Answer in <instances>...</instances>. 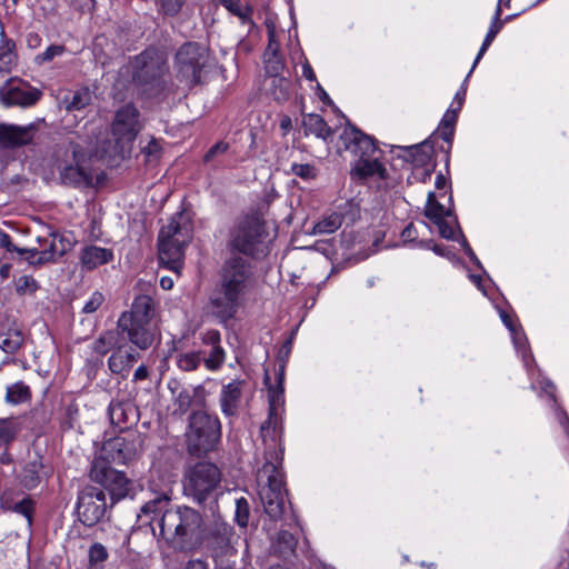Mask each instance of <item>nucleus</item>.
Returning <instances> with one entry per match:
<instances>
[{"instance_id": "4d7b16f0", "label": "nucleus", "mask_w": 569, "mask_h": 569, "mask_svg": "<svg viewBox=\"0 0 569 569\" xmlns=\"http://www.w3.org/2000/svg\"><path fill=\"white\" fill-rule=\"evenodd\" d=\"M184 0H159L161 9L166 14H177L183 6Z\"/></svg>"}, {"instance_id": "f704fd0d", "label": "nucleus", "mask_w": 569, "mask_h": 569, "mask_svg": "<svg viewBox=\"0 0 569 569\" xmlns=\"http://www.w3.org/2000/svg\"><path fill=\"white\" fill-rule=\"evenodd\" d=\"M31 399V390L23 381H18L7 387L4 400L10 405H19Z\"/></svg>"}, {"instance_id": "680f3d73", "label": "nucleus", "mask_w": 569, "mask_h": 569, "mask_svg": "<svg viewBox=\"0 0 569 569\" xmlns=\"http://www.w3.org/2000/svg\"><path fill=\"white\" fill-rule=\"evenodd\" d=\"M282 402V393L276 391L274 389H269V411L272 408V403L274 407V412H277V406Z\"/></svg>"}, {"instance_id": "4c0bfd02", "label": "nucleus", "mask_w": 569, "mask_h": 569, "mask_svg": "<svg viewBox=\"0 0 569 569\" xmlns=\"http://www.w3.org/2000/svg\"><path fill=\"white\" fill-rule=\"evenodd\" d=\"M201 353L204 356V366L209 370L219 369L222 366L226 358L224 350L220 345L212 346L210 347V350H203Z\"/></svg>"}, {"instance_id": "b1692460", "label": "nucleus", "mask_w": 569, "mask_h": 569, "mask_svg": "<svg viewBox=\"0 0 569 569\" xmlns=\"http://www.w3.org/2000/svg\"><path fill=\"white\" fill-rule=\"evenodd\" d=\"M23 342L20 326L9 318L0 321V349L7 353H14Z\"/></svg>"}, {"instance_id": "4468645a", "label": "nucleus", "mask_w": 569, "mask_h": 569, "mask_svg": "<svg viewBox=\"0 0 569 569\" xmlns=\"http://www.w3.org/2000/svg\"><path fill=\"white\" fill-rule=\"evenodd\" d=\"M106 509V493L102 489L88 486L80 491L77 512L84 526L92 527L98 523L103 518Z\"/></svg>"}, {"instance_id": "a211bd4d", "label": "nucleus", "mask_w": 569, "mask_h": 569, "mask_svg": "<svg viewBox=\"0 0 569 569\" xmlns=\"http://www.w3.org/2000/svg\"><path fill=\"white\" fill-rule=\"evenodd\" d=\"M234 536L233 528L230 525L216 521L209 533L204 532L203 545L212 557H223L233 550L232 539Z\"/></svg>"}, {"instance_id": "412c9836", "label": "nucleus", "mask_w": 569, "mask_h": 569, "mask_svg": "<svg viewBox=\"0 0 569 569\" xmlns=\"http://www.w3.org/2000/svg\"><path fill=\"white\" fill-rule=\"evenodd\" d=\"M108 415L111 423L120 430L128 429L138 421V409L129 398L112 399Z\"/></svg>"}, {"instance_id": "2eb2a0df", "label": "nucleus", "mask_w": 569, "mask_h": 569, "mask_svg": "<svg viewBox=\"0 0 569 569\" xmlns=\"http://www.w3.org/2000/svg\"><path fill=\"white\" fill-rule=\"evenodd\" d=\"M41 94L40 90L18 78H11L0 87V101L6 107H31L37 103Z\"/></svg>"}, {"instance_id": "603ef678", "label": "nucleus", "mask_w": 569, "mask_h": 569, "mask_svg": "<svg viewBox=\"0 0 569 569\" xmlns=\"http://www.w3.org/2000/svg\"><path fill=\"white\" fill-rule=\"evenodd\" d=\"M291 171L303 180H310L317 176V169L309 163H293Z\"/></svg>"}, {"instance_id": "2f4dec72", "label": "nucleus", "mask_w": 569, "mask_h": 569, "mask_svg": "<svg viewBox=\"0 0 569 569\" xmlns=\"http://www.w3.org/2000/svg\"><path fill=\"white\" fill-rule=\"evenodd\" d=\"M92 102V93L89 88H80L76 91L67 93L61 104L67 111H80Z\"/></svg>"}, {"instance_id": "8fccbe9b", "label": "nucleus", "mask_w": 569, "mask_h": 569, "mask_svg": "<svg viewBox=\"0 0 569 569\" xmlns=\"http://www.w3.org/2000/svg\"><path fill=\"white\" fill-rule=\"evenodd\" d=\"M64 52V47L60 44H52L48 47L42 53L36 56L34 61L38 64H43L51 61L53 58L61 56Z\"/></svg>"}, {"instance_id": "4be33fe9", "label": "nucleus", "mask_w": 569, "mask_h": 569, "mask_svg": "<svg viewBox=\"0 0 569 569\" xmlns=\"http://www.w3.org/2000/svg\"><path fill=\"white\" fill-rule=\"evenodd\" d=\"M240 297L241 295L221 287L210 299L212 313L222 322L230 320L238 310Z\"/></svg>"}, {"instance_id": "a18cd8bd", "label": "nucleus", "mask_w": 569, "mask_h": 569, "mask_svg": "<svg viewBox=\"0 0 569 569\" xmlns=\"http://www.w3.org/2000/svg\"><path fill=\"white\" fill-rule=\"evenodd\" d=\"M250 506L246 498H239L236 500V513L234 520L241 528H246L249 522Z\"/></svg>"}, {"instance_id": "7c9ffc66", "label": "nucleus", "mask_w": 569, "mask_h": 569, "mask_svg": "<svg viewBox=\"0 0 569 569\" xmlns=\"http://www.w3.org/2000/svg\"><path fill=\"white\" fill-rule=\"evenodd\" d=\"M353 172L360 179H366L368 177L378 176L383 179L386 177V169L381 162L378 161L375 156L358 159L355 167Z\"/></svg>"}, {"instance_id": "39448f33", "label": "nucleus", "mask_w": 569, "mask_h": 569, "mask_svg": "<svg viewBox=\"0 0 569 569\" xmlns=\"http://www.w3.org/2000/svg\"><path fill=\"white\" fill-rule=\"evenodd\" d=\"M259 496L266 513L273 520L280 519L286 509L283 473L273 461H266L258 472Z\"/></svg>"}, {"instance_id": "ea45409f", "label": "nucleus", "mask_w": 569, "mask_h": 569, "mask_svg": "<svg viewBox=\"0 0 569 569\" xmlns=\"http://www.w3.org/2000/svg\"><path fill=\"white\" fill-rule=\"evenodd\" d=\"M14 42L8 43L0 48V72L9 73L17 64V54L14 52Z\"/></svg>"}, {"instance_id": "79ce46f5", "label": "nucleus", "mask_w": 569, "mask_h": 569, "mask_svg": "<svg viewBox=\"0 0 569 569\" xmlns=\"http://www.w3.org/2000/svg\"><path fill=\"white\" fill-rule=\"evenodd\" d=\"M425 214L433 222L441 220L447 214L445 207L436 200L435 192L428 193V201L425 209Z\"/></svg>"}, {"instance_id": "e433bc0d", "label": "nucleus", "mask_w": 569, "mask_h": 569, "mask_svg": "<svg viewBox=\"0 0 569 569\" xmlns=\"http://www.w3.org/2000/svg\"><path fill=\"white\" fill-rule=\"evenodd\" d=\"M500 12H501L500 8L498 7L496 10L495 19L486 34L482 46L476 57V60L473 62L471 71L475 69L476 64L480 61V59L482 58V56L485 54V52L487 51L489 46L492 43L493 39L496 38V36L498 34V32L500 31V29L502 27V22L500 21Z\"/></svg>"}, {"instance_id": "052dcab7", "label": "nucleus", "mask_w": 569, "mask_h": 569, "mask_svg": "<svg viewBox=\"0 0 569 569\" xmlns=\"http://www.w3.org/2000/svg\"><path fill=\"white\" fill-rule=\"evenodd\" d=\"M220 339L221 337L218 330H208L202 336V342L208 347L220 345Z\"/></svg>"}, {"instance_id": "3c124183", "label": "nucleus", "mask_w": 569, "mask_h": 569, "mask_svg": "<svg viewBox=\"0 0 569 569\" xmlns=\"http://www.w3.org/2000/svg\"><path fill=\"white\" fill-rule=\"evenodd\" d=\"M230 146L228 142L219 141L214 143L203 156L204 163H212L216 158L224 154L229 150Z\"/></svg>"}, {"instance_id": "f03ea898", "label": "nucleus", "mask_w": 569, "mask_h": 569, "mask_svg": "<svg viewBox=\"0 0 569 569\" xmlns=\"http://www.w3.org/2000/svg\"><path fill=\"white\" fill-rule=\"evenodd\" d=\"M140 130L139 111L126 104L116 112L110 130L108 127L91 130L90 150L100 158H124Z\"/></svg>"}, {"instance_id": "aec40b11", "label": "nucleus", "mask_w": 569, "mask_h": 569, "mask_svg": "<svg viewBox=\"0 0 569 569\" xmlns=\"http://www.w3.org/2000/svg\"><path fill=\"white\" fill-rule=\"evenodd\" d=\"M340 142L346 150L351 151L359 159L375 156L377 147L373 139L353 126H348L340 134Z\"/></svg>"}, {"instance_id": "5fc2aeb1", "label": "nucleus", "mask_w": 569, "mask_h": 569, "mask_svg": "<svg viewBox=\"0 0 569 569\" xmlns=\"http://www.w3.org/2000/svg\"><path fill=\"white\" fill-rule=\"evenodd\" d=\"M103 302L104 296L101 292L96 291L90 296L88 301L82 307V312L88 315L93 313L103 305Z\"/></svg>"}, {"instance_id": "9b49d317", "label": "nucleus", "mask_w": 569, "mask_h": 569, "mask_svg": "<svg viewBox=\"0 0 569 569\" xmlns=\"http://www.w3.org/2000/svg\"><path fill=\"white\" fill-rule=\"evenodd\" d=\"M142 448V438L134 431H129L122 436H118L107 440L101 450L99 460L106 461L108 465L128 463L137 458Z\"/></svg>"}, {"instance_id": "37998d69", "label": "nucleus", "mask_w": 569, "mask_h": 569, "mask_svg": "<svg viewBox=\"0 0 569 569\" xmlns=\"http://www.w3.org/2000/svg\"><path fill=\"white\" fill-rule=\"evenodd\" d=\"M411 160L416 164H425L431 154V147L427 143H420L407 148Z\"/></svg>"}, {"instance_id": "6ab92c4d", "label": "nucleus", "mask_w": 569, "mask_h": 569, "mask_svg": "<svg viewBox=\"0 0 569 569\" xmlns=\"http://www.w3.org/2000/svg\"><path fill=\"white\" fill-rule=\"evenodd\" d=\"M249 273V267L243 258L239 256L231 257L223 266L221 287L242 295Z\"/></svg>"}, {"instance_id": "49530a36", "label": "nucleus", "mask_w": 569, "mask_h": 569, "mask_svg": "<svg viewBox=\"0 0 569 569\" xmlns=\"http://www.w3.org/2000/svg\"><path fill=\"white\" fill-rule=\"evenodd\" d=\"M161 144L160 142L151 138L146 146L142 147L141 152L144 156V161L148 163H152L159 160L161 156Z\"/></svg>"}, {"instance_id": "f3484780", "label": "nucleus", "mask_w": 569, "mask_h": 569, "mask_svg": "<svg viewBox=\"0 0 569 569\" xmlns=\"http://www.w3.org/2000/svg\"><path fill=\"white\" fill-rule=\"evenodd\" d=\"M281 436V419L278 412H274V407L272 406L268 419L261 425V437L269 450V461H273L278 467L281 466L282 460Z\"/></svg>"}, {"instance_id": "20e7f679", "label": "nucleus", "mask_w": 569, "mask_h": 569, "mask_svg": "<svg viewBox=\"0 0 569 569\" xmlns=\"http://www.w3.org/2000/svg\"><path fill=\"white\" fill-rule=\"evenodd\" d=\"M221 438V425L216 416L199 410L191 413L186 432L187 450L192 456H204L216 449Z\"/></svg>"}, {"instance_id": "6e6552de", "label": "nucleus", "mask_w": 569, "mask_h": 569, "mask_svg": "<svg viewBox=\"0 0 569 569\" xmlns=\"http://www.w3.org/2000/svg\"><path fill=\"white\" fill-rule=\"evenodd\" d=\"M67 159L58 166L60 180L72 187H87L91 183L92 174L87 152L79 144L70 141L66 149Z\"/></svg>"}, {"instance_id": "a878e982", "label": "nucleus", "mask_w": 569, "mask_h": 569, "mask_svg": "<svg viewBox=\"0 0 569 569\" xmlns=\"http://www.w3.org/2000/svg\"><path fill=\"white\" fill-rule=\"evenodd\" d=\"M140 355L133 349L119 346L108 359V367L112 373L127 376L131 367L138 361Z\"/></svg>"}, {"instance_id": "5701e85b", "label": "nucleus", "mask_w": 569, "mask_h": 569, "mask_svg": "<svg viewBox=\"0 0 569 569\" xmlns=\"http://www.w3.org/2000/svg\"><path fill=\"white\" fill-rule=\"evenodd\" d=\"M36 126L26 127L0 123V147L14 148L32 141Z\"/></svg>"}, {"instance_id": "338daca9", "label": "nucleus", "mask_w": 569, "mask_h": 569, "mask_svg": "<svg viewBox=\"0 0 569 569\" xmlns=\"http://www.w3.org/2000/svg\"><path fill=\"white\" fill-rule=\"evenodd\" d=\"M183 569H208L204 561L200 559L189 560Z\"/></svg>"}, {"instance_id": "58836bf2", "label": "nucleus", "mask_w": 569, "mask_h": 569, "mask_svg": "<svg viewBox=\"0 0 569 569\" xmlns=\"http://www.w3.org/2000/svg\"><path fill=\"white\" fill-rule=\"evenodd\" d=\"M342 223V217L338 213H332L323 220L319 221L313 227L315 234H330L337 231Z\"/></svg>"}, {"instance_id": "c03bdc74", "label": "nucleus", "mask_w": 569, "mask_h": 569, "mask_svg": "<svg viewBox=\"0 0 569 569\" xmlns=\"http://www.w3.org/2000/svg\"><path fill=\"white\" fill-rule=\"evenodd\" d=\"M201 360L202 357L200 352H187L178 356L177 365L184 371H191L197 369Z\"/></svg>"}, {"instance_id": "bf43d9fd", "label": "nucleus", "mask_w": 569, "mask_h": 569, "mask_svg": "<svg viewBox=\"0 0 569 569\" xmlns=\"http://www.w3.org/2000/svg\"><path fill=\"white\" fill-rule=\"evenodd\" d=\"M438 226L439 232L441 237L446 239H452L455 236L453 227L442 218L441 220H438L435 222Z\"/></svg>"}, {"instance_id": "6e6d98bb", "label": "nucleus", "mask_w": 569, "mask_h": 569, "mask_svg": "<svg viewBox=\"0 0 569 569\" xmlns=\"http://www.w3.org/2000/svg\"><path fill=\"white\" fill-rule=\"evenodd\" d=\"M269 43L264 50L263 57L279 54L280 44L276 39V30L273 24H267Z\"/></svg>"}, {"instance_id": "c756f323", "label": "nucleus", "mask_w": 569, "mask_h": 569, "mask_svg": "<svg viewBox=\"0 0 569 569\" xmlns=\"http://www.w3.org/2000/svg\"><path fill=\"white\" fill-rule=\"evenodd\" d=\"M302 126L306 134H315L317 138L323 140H328L333 134V130L327 124L323 118L316 113L303 114Z\"/></svg>"}, {"instance_id": "7ed1b4c3", "label": "nucleus", "mask_w": 569, "mask_h": 569, "mask_svg": "<svg viewBox=\"0 0 569 569\" xmlns=\"http://www.w3.org/2000/svg\"><path fill=\"white\" fill-rule=\"evenodd\" d=\"M192 239L190 221L182 214L173 216L161 228L158 237L159 260L170 270L179 273L184 258V248Z\"/></svg>"}, {"instance_id": "e2e57ef3", "label": "nucleus", "mask_w": 569, "mask_h": 569, "mask_svg": "<svg viewBox=\"0 0 569 569\" xmlns=\"http://www.w3.org/2000/svg\"><path fill=\"white\" fill-rule=\"evenodd\" d=\"M456 119H457V113H456V110H448L442 120H441V126H450L451 128L455 129V123H456Z\"/></svg>"}, {"instance_id": "393cba45", "label": "nucleus", "mask_w": 569, "mask_h": 569, "mask_svg": "<svg viewBox=\"0 0 569 569\" xmlns=\"http://www.w3.org/2000/svg\"><path fill=\"white\" fill-rule=\"evenodd\" d=\"M243 386V380H233L222 387L220 393V407L221 411L226 416L236 415L242 397Z\"/></svg>"}, {"instance_id": "0eeeda50", "label": "nucleus", "mask_w": 569, "mask_h": 569, "mask_svg": "<svg viewBox=\"0 0 569 569\" xmlns=\"http://www.w3.org/2000/svg\"><path fill=\"white\" fill-rule=\"evenodd\" d=\"M132 80L140 87L160 89L168 72L167 59L156 49H147L131 62Z\"/></svg>"}, {"instance_id": "cd10ccee", "label": "nucleus", "mask_w": 569, "mask_h": 569, "mask_svg": "<svg viewBox=\"0 0 569 569\" xmlns=\"http://www.w3.org/2000/svg\"><path fill=\"white\" fill-rule=\"evenodd\" d=\"M112 258L111 250L97 246H88L81 251V263L88 270H93L109 262Z\"/></svg>"}, {"instance_id": "f8f14e48", "label": "nucleus", "mask_w": 569, "mask_h": 569, "mask_svg": "<svg viewBox=\"0 0 569 569\" xmlns=\"http://www.w3.org/2000/svg\"><path fill=\"white\" fill-rule=\"evenodd\" d=\"M90 478L103 486L109 491L111 498L116 500L127 497L132 489V483L126 475L113 469L103 460L93 461Z\"/></svg>"}, {"instance_id": "0e129e2a", "label": "nucleus", "mask_w": 569, "mask_h": 569, "mask_svg": "<svg viewBox=\"0 0 569 569\" xmlns=\"http://www.w3.org/2000/svg\"><path fill=\"white\" fill-rule=\"evenodd\" d=\"M453 128H451L450 126H441L439 127L438 131H439V134L440 137L447 141V142H451L452 140V137H453Z\"/></svg>"}, {"instance_id": "9d476101", "label": "nucleus", "mask_w": 569, "mask_h": 569, "mask_svg": "<svg viewBox=\"0 0 569 569\" xmlns=\"http://www.w3.org/2000/svg\"><path fill=\"white\" fill-rule=\"evenodd\" d=\"M207 62L208 50L199 43L188 42L176 54L178 76L190 86L199 83Z\"/></svg>"}, {"instance_id": "864d4df0", "label": "nucleus", "mask_w": 569, "mask_h": 569, "mask_svg": "<svg viewBox=\"0 0 569 569\" xmlns=\"http://www.w3.org/2000/svg\"><path fill=\"white\" fill-rule=\"evenodd\" d=\"M108 552L103 545L96 542L89 549V561L90 565H98L107 560Z\"/></svg>"}, {"instance_id": "c85d7f7f", "label": "nucleus", "mask_w": 569, "mask_h": 569, "mask_svg": "<svg viewBox=\"0 0 569 569\" xmlns=\"http://www.w3.org/2000/svg\"><path fill=\"white\" fill-rule=\"evenodd\" d=\"M121 316H131L137 320L152 321L154 316V303L149 295H139L134 298L131 309Z\"/></svg>"}, {"instance_id": "bb28decb", "label": "nucleus", "mask_w": 569, "mask_h": 569, "mask_svg": "<svg viewBox=\"0 0 569 569\" xmlns=\"http://www.w3.org/2000/svg\"><path fill=\"white\" fill-rule=\"evenodd\" d=\"M0 248H6L8 251H18L19 253H30L31 263H44L48 261H51L56 257V243L54 239L51 241L48 249H44L42 251H37L36 249L31 250H23L18 249L13 246V243L10 240V237L0 230Z\"/></svg>"}, {"instance_id": "69168bd1", "label": "nucleus", "mask_w": 569, "mask_h": 569, "mask_svg": "<svg viewBox=\"0 0 569 569\" xmlns=\"http://www.w3.org/2000/svg\"><path fill=\"white\" fill-rule=\"evenodd\" d=\"M416 229L412 223H409L401 232V237L405 241H412L416 238Z\"/></svg>"}, {"instance_id": "13d9d810", "label": "nucleus", "mask_w": 569, "mask_h": 569, "mask_svg": "<svg viewBox=\"0 0 569 569\" xmlns=\"http://www.w3.org/2000/svg\"><path fill=\"white\" fill-rule=\"evenodd\" d=\"M14 511H17L18 513L23 515L28 519V521L30 522L31 521V513H32V501L29 500V499H24V500L18 502L14 506Z\"/></svg>"}, {"instance_id": "de8ad7c7", "label": "nucleus", "mask_w": 569, "mask_h": 569, "mask_svg": "<svg viewBox=\"0 0 569 569\" xmlns=\"http://www.w3.org/2000/svg\"><path fill=\"white\" fill-rule=\"evenodd\" d=\"M263 61L269 78L280 77L279 73L283 69V61L280 54L263 57Z\"/></svg>"}, {"instance_id": "ddd939ff", "label": "nucleus", "mask_w": 569, "mask_h": 569, "mask_svg": "<svg viewBox=\"0 0 569 569\" xmlns=\"http://www.w3.org/2000/svg\"><path fill=\"white\" fill-rule=\"evenodd\" d=\"M118 333L140 350L149 349L157 337L153 321L137 320L131 316H120L117 322Z\"/></svg>"}, {"instance_id": "09e8293b", "label": "nucleus", "mask_w": 569, "mask_h": 569, "mask_svg": "<svg viewBox=\"0 0 569 569\" xmlns=\"http://www.w3.org/2000/svg\"><path fill=\"white\" fill-rule=\"evenodd\" d=\"M37 289V281L31 276H21L16 280V290L20 295H31Z\"/></svg>"}, {"instance_id": "dca6fc26", "label": "nucleus", "mask_w": 569, "mask_h": 569, "mask_svg": "<svg viewBox=\"0 0 569 569\" xmlns=\"http://www.w3.org/2000/svg\"><path fill=\"white\" fill-rule=\"evenodd\" d=\"M51 471V467L44 463L42 456L29 455L17 473V480L23 488L31 490L47 481Z\"/></svg>"}, {"instance_id": "c9c22d12", "label": "nucleus", "mask_w": 569, "mask_h": 569, "mask_svg": "<svg viewBox=\"0 0 569 569\" xmlns=\"http://www.w3.org/2000/svg\"><path fill=\"white\" fill-rule=\"evenodd\" d=\"M297 542L296 537L291 532L283 530L278 533L272 547L280 557L287 558L293 555Z\"/></svg>"}, {"instance_id": "423d86ee", "label": "nucleus", "mask_w": 569, "mask_h": 569, "mask_svg": "<svg viewBox=\"0 0 569 569\" xmlns=\"http://www.w3.org/2000/svg\"><path fill=\"white\" fill-rule=\"evenodd\" d=\"M221 481V471L210 461H198L186 466L182 479L183 493L201 503L216 490Z\"/></svg>"}, {"instance_id": "774afa93", "label": "nucleus", "mask_w": 569, "mask_h": 569, "mask_svg": "<svg viewBox=\"0 0 569 569\" xmlns=\"http://www.w3.org/2000/svg\"><path fill=\"white\" fill-rule=\"evenodd\" d=\"M148 375H149V373H148V368H147L144 365H141V366H139V367L136 369V371H134V373H133V379H134L136 381H138V380H144V379H147V378H148Z\"/></svg>"}, {"instance_id": "a19ab883", "label": "nucleus", "mask_w": 569, "mask_h": 569, "mask_svg": "<svg viewBox=\"0 0 569 569\" xmlns=\"http://www.w3.org/2000/svg\"><path fill=\"white\" fill-rule=\"evenodd\" d=\"M117 346V333L113 331L103 332L94 342L93 350L100 356L107 355Z\"/></svg>"}, {"instance_id": "f257e3e1", "label": "nucleus", "mask_w": 569, "mask_h": 569, "mask_svg": "<svg viewBox=\"0 0 569 569\" xmlns=\"http://www.w3.org/2000/svg\"><path fill=\"white\" fill-rule=\"evenodd\" d=\"M169 497L160 493L147 501L140 509L138 520L149 525L154 532V523L161 538L173 550L192 552L204 542V519L202 515L188 506L168 508Z\"/></svg>"}, {"instance_id": "72a5a7b5", "label": "nucleus", "mask_w": 569, "mask_h": 569, "mask_svg": "<svg viewBox=\"0 0 569 569\" xmlns=\"http://www.w3.org/2000/svg\"><path fill=\"white\" fill-rule=\"evenodd\" d=\"M21 431V423L14 418H0V447H8Z\"/></svg>"}, {"instance_id": "1a4fd4ad", "label": "nucleus", "mask_w": 569, "mask_h": 569, "mask_svg": "<svg viewBox=\"0 0 569 569\" xmlns=\"http://www.w3.org/2000/svg\"><path fill=\"white\" fill-rule=\"evenodd\" d=\"M267 238L264 222L258 216H247L232 233L231 247L247 256L263 252V241Z\"/></svg>"}, {"instance_id": "473e14b6", "label": "nucleus", "mask_w": 569, "mask_h": 569, "mask_svg": "<svg viewBox=\"0 0 569 569\" xmlns=\"http://www.w3.org/2000/svg\"><path fill=\"white\" fill-rule=\"evenodd\" d=\"M292 90V81L286 77L269 78L268 92L277 102L289 100Z\"/></svg>"}]
</instances>
